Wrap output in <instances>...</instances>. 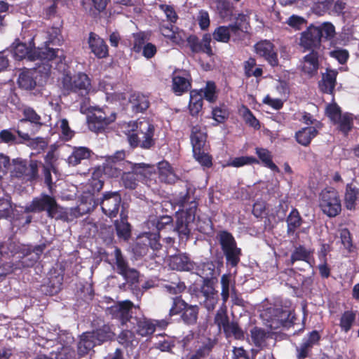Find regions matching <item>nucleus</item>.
Returning <instances> with one entry per match:
<instances>
[{"mask_svg":"<svg viewBox=\"0 0 359 359\" xmlns=\"http://www.w3.org/2000/svg\"><path fill=\"white\" fill-rule=\"evenodd\" d=\"M131 324L135 332L142 337L151 335L156 330V324L150 319L146 318L134 317Z\"/></svg>","mask_w":359,"mask_h":359,"instance_id":"24","label":"nucleus"},{"mask_svg":"<svg viewBox=\"0 0 359 359\" xmlns=\"http://www.w3.org/2000/svg\"><path fill=\"white\" fill-rule=\"evenodd\" d=\"M36 53L38 55L37 60L51 61L55 59H58L59 62L62 61V57L64 58L63 53L62 50L54 49L48 47L45 48H36Z\"/></svg>","mask_w":359,"mask_h":359,"instance_id":"43","label":"nucleus"},{"mask_svg":"<svg viewBox=\"0 0 359 359\" xmlns=\"http://www.w3.org/2000/svg\"><path fill=\"white\" fill-rule=\"evenodd\" d=\"M172 89L177 95H182L191 86V81L185 76L175 74L172 79Z\"/></svg>","mask_w":359,"mask_h":359,"instance_id":"44","label":"nucleus"},{"mask_svg":"<svg viewBox=\"0 0 359 359\" xmlns=\"http://www.w3.org/2000/svg\"><path fill=\"white\" fill-rule=\"evenodd\" d=\"M27 162V160L21 158H16L12 160L13 169L11 172L13 177L18 179H23L26 170Z\"/></svg>","mask_w":359,"mask_h":359,"instance_id":"61","label":"nucleus"},{"mask_svg":"<svg viewBox=\"0 0 359 359\" xmlns=\"http://www.w3.org/2000/svg\"><path fill=\"white\" fill-rule=\"evenodd\" d=\"M319 207L329 217H334L340 214L341 204L339 193L334 188H325L319 196Z\"/></svg>","mask_w":359,"mask_h":359,"instance_id":"11","label":"nucleus"},{"mask_svg":"<svg viewBox=\"0 0 359 359\" xmlns=\"http://www.w3.org/2000/svg\"><path fill=\"white\" fill-rule=\"evenodd\" d=\"M259 161L254 156L236 157L227 163V166L234 168L242 167L245 165L257 164Z\"/></svg>","mask_w":359,"mask_h":359,"instance_id":"62","label":"nucleus"},{"mask_svg":"<svg viewBox=\"0 0 359 359\" xmlns=\"http://www.w3.org/2000/svg\"><path fill=\"white\" fill-rule=\"evenodd\" d=\"M39 72L36 68L22 69L17 79L18 87L26 90H34L37 84L36 78Z\"/></svg>","mask_w":359,"mask_h":359,"instance_id":"19","label":"nucleus"},{"mask_svg":"<svg viewBox=\"0 0 359 359\" xmlns=\"http://www.w3.org/2000/svg\"><path fill=\"white\" fill-rule=\"evenodd\" d=\"M318 57V53L314 50L306 55L303 58L302 72L310 76L316 74L319 68Z\"/></svg>","mask_w":359,"mask_h":359,"instance_id":"29","label":"nucleus"},{"mask_svg":"<svg viewBox=\"0 0 359 359\" xmlns=\"http://www.w3.org/2000/svg\"><path fill=\"white\" fill-rule=\"evenodd\" d=\"M207 137V133L201 129L200 126L196 125L191 128L190 140L193 152L199 153L201 150L204 149Z\"/></svg>","mask_w":359,"mask_h":359,"instance_id":"27","label":"nucleus"},{"mask_svg":"<svg viewBox=\"0 0 359 359\" xmlns=\"http://www.w3.org/2000/svg\"><path fill=\"white\" fill-rule=\"evenodd\" d=\"M319 31L317 27L311 25L307 29L301 34L299 45L305 50H316L319 49L321 46L322 40L320 37Z\"/></svg>","mask_w":359,"mask_h":359,"instance_id":"18","label":"nucleus"},{"mask_svg":"<svg viewBox=\"0 0 359 359\" xmlns=\"http://www.w3.org/2000/svg\"><path fill=\"white\" fill-rule=\"evenodd\" d=\"M359 201V188L353 182L348 183L345 189L344 201L348 210H355L356 201Z\"/></svg>","mask_w":359,"mask_h":359,"instance_id":"37","label":"nucleus"},{"mask_svg":"<svg viewBox=\"0 0 359 359\" xmlns=\"http://www.w3.org/2000/svg\"><path fill=\"white\" fill-rule=\"evenodd\" d=\"M214 323L220 332H223L226 338L233 337L235 339L241 340L245 337L238 323L235 320L230 321L225 304H222L217 311L214 317Z\"/></svg>","mask_w":359,"mask_h":359,"instance_id":"9","label":"nucleus"},{"mask_svg":"<svg viewBox=\"0 0 359 359\" xmlns=\"http://www.w3.org/2000/svg\"><path fill=\"white\" fill-rule=\"evenodd\" d=\"M186 41L192 53H203L210 57L213 55L214 53L210 45L212 41L210 34H204L201 40L196 35L190 34L187 37Z\"/></svg>","mask_w":359,"mask_h":359,"instance_id":"16","label":"nucleus"},{"mask_svg":"<svg viewBox=\"0 0 359 359\" xmlns=\"http://www.w3.org/2000/svg\"><path fill=\"white\" fill-rule=\"evenodd\" d=\"M274 315L280 325L286 328L293 326L297 319L294 311L282 308L275 309Z\"/></svg>","mask_w":359,"mask_h":359,"instance_id":"39","label":"nucleus"},{"mask_svg":"<svg viewBox=\"0 0 359 359\" xmlns=\"http://www.w3.org/2000/svg\"><path fill=\"white\" fill-rule=\"evenodd\" d=\"M318 134V131L315 127H305L296 132L295 139L299 144L307 147Z\"/></svg>","mask_w":359,"mask_h":359,"instance_id":"40","label":"nucleus"},{"mask_svg":"<svg viewBox=\"0 0 359 359\" xmlns=\"http://www.w3.org/2000/svg\"><path fill=\"white\" fill-rule=\"evenodd\" d=\"M21 244L13 241L11 238L0 242V258L1 257H10L17 255Z\"/></svg>","mask_w":359,"mask_h":359,"instance_id":"49","label":"nucleus"},{"mask_svg":"<svg viewBox=\"0 0 359 359\" xmlns=\"http://www.w3.org/2000/svg\"><path fill=\"white\" fill-rule=\"evenodd\" d=\"M191 222H187V220L177 217L174 231L177 233L180 242L186 243L190 238Z\"/></svg>","mask_w":359,"mask_h":359,"instance_id":"47","label":"nucleus"},{"mask_svg":"<svg viewBox=\"0 0 359 359\" xmlns=\"http://www.w3.org/2000/svg\"><path fill=\"white\" fill-rule=\"evenodd\" d=\"M356 314L353 311H344L339 321V326L341 327V331L347 333L352 327L355 320Z\"/></svg>","mask_w":359,"mask_h":359,"instance_id":"56","label":"nucleus"},{"mask_svg":"<svg viewBox=\"0 0 359 359\" xmlns=\"http://www.w3.org/2000/svg\"><path fill=\"white\" fill-rule=\"evenodd\" d=\"M98 345L111 341L114 339L115 334L112 331L111 326L109 324H103L102 326L90 332Z\"/></svg>","mask_w":359,"mask_h":359,"instance_id":"35","label":"nucleus"},{"mask_svg":"<svg viewBox=\"0 0 359 359\" xmlns=\"http://www.w3.org/2000/svg\"><path fill=\"white\" fill-rule=\"evenodd\" d=\"M104 180L97 177L96 174L93 173L90 179L86 186V191L83 193L81 198V203L79 205L83 204V208L89 205V200L86 201L88 197H94V195L100 191L103 188Z\"/></svg>","mask_w":359,"mask_h":359,"instance_id":"23","label":"nucleus"},{"mask_svg":"<svg viewBox=\"0 0 359 359\" xmlns=\"http://www.w3.org/2000/svg\"><path fill=\"white\" fill-rule=\"evenodd\" d=\"M334 125H337L338 130L347 136L353 127V118L350 113H344L340 118L336 121Z\"/></svg>","mask_w":359,"mask_h":359,"instance_id":"51","label":"nucleus"},{"mask_svg":"<svg viewBox=\"0 0 359 359\" xmlns=\"http://www.w3.org/2000/svg\"><path fill=\"white\" fill-rule=\"evenodd\" d=\"M317 27V30L320 32L319 34L322 41L332 40L336 35L335 27L334 25L330 22H325Z\"/></svg>","mask_w":359,"mask_h":359,"instance_id":"54","label":"nucleus"},{"mask_svg":"<svg viewBox=\"0 0 359 359\" xmlns=\"http://www.w3.org/2000/svg\"><path fill=\"white\" fill-rule=\"evenodd\" d=\"M129 102L133 112L143 113L149 107V96L140 92L133 93L129 97Z\"/></svg>","mask_w":359,"mask_h":359,"instance_id":"28","label":"nucleus"},{"mask_svg":"<svg viewBox=\"0 0 359 359\" xmlns=\"http://www.w3.org/2000/svg\"><path fill=\"white\" fill-rule=\"evenodd\" d=\"M203 95V98L210 103H215L218 98V92L217 86L214 81H208L206 82L203 89L198 90Z\"/></svg>","mask_w":359,"mask_h":359,"instance_id":"52","label":"nucleus"},{"mask_svg":"<svg viewBox=\"0 0 359 359\" xmlns=\"http://www.w3.org/2000/svg\"><path fill=\"white\" fill-rule=\"evenodd\" d=\"M241 111L242 113V117L246 124L252 127L255 130H259L260 128V123L259 120L254 116L248 107L243 105Z\"/></svg>","mask_w":359,"mask_h":359,"instance_id":"59","label":"nucleus"},{"mask_svg":"<svg viewBox=\"0 0 359 359\" xmlns=\"http://www.w3.org/2000/svg\"><path fill=\"white\" fill-rule=\"evenodd\" d=\"M325 114L334 124L342 116L340 107L337 103L329 104L325 109Z\"/></svg>","mask_w":359,"mask_h":359,"instance_id":"64","label":"nucleus"},{"mask_svg":"<svg viewBox=\"0 0 359 359\" xmlns=\"http://www.w3.org/2000/svg\"><path fill=\"white\" fill-rule=\"evenodd\" d=\"M154 171V168L150 164L130 162L128 170H126L120 178V184L126 189L135 190L139 182L149 178Z\"/></svg>","mask_w":359,"mask_h":359,"instance_id":"6","label":"nucleus"},{"mask_svg":"<svg viewBox=\"0 0 359 359\" xmlns=\"http://www.w3.org/2000/svg\"><path fill=\"white\" fill-rule=\"evenodd\" d=\"M255 53L263 57L271 67H277L279 64L278 53L276 47L271 41L262 40L255 45Z\"/></svg>","mask_w":359,"mask_h":359,"instance_id":"17","label":"nucleus"},{"mask_svg":"<svg viewBox=\"0 0 359 359\" xmlns=\"http://www.w3.org/2000/svg\"><path fill=\"white\" fill-rule=\"evenodd\" d=\"M215 11L222 20H230L234 15L235 6L230 0H215Z\"/></svg>","mask_w":359,"mask_h":359,"instance_id":"34","label":"nucleus"},{"mask_svg":"<svg viewBox=\"0 0 359 359\" xmlns=\"http://www.w3.org/2000/svg\"><path fill=\"white\" fill-rule=\"evenodd\" d=\"M23 117L20 119L19 123H24L29 122L31 124V133L35 134L45 126L42 121L41 116L31 107H25L22 111Z\"/></svg>","mask_w":359,"mask_h":359,"instance_id":"21","label":"nucleus"},{"mask_svg":"<svg viewBox=\"0 0 359 359\" xmlns=\"http://www.w3.org/2000/svg\"><path fill=\"white\" fill-rule=\"evenodd\" d=\"M46 248V243L35 246L21 244L18 252V261L20 269L32 267L41 258V255Z\"/></svg>","mask_w":359,"mask_h":359,"instance_id":"13","label":"nucleus"},{"mask_svg":"<svg viewBox=\"0 0 359 359\" xmlns=\"http://www.w3.org/2000/svg\"><path fill=\"white\" fill-rule=\"evenodd\" d=\"M130 162L123 163H114L113 161H105L103 164L104 175L110 178H118L121 177L126 170H128Z\"/></svg>","mask_w":359,"mask_h":359,"instance_id":"31","label":"nucleus"},{"mask_svg":"<svg viewBox=\"0 0 359 359\" xmlns=\"http://www.w3.org/2000/svg\"><path fill=\"white\" fill-rule=\"evenodd\" d=\"M211 36L216 41L228 43L230 40L229 27L219 26L214 30Z\"/></svg>","mask_w":359,"mask_h":359,"instance_id":"60","label":"nucleus"},{"mask_svg":"<svg viewBox=\"0 0 359 359\" xmlns=\"http://www.w3.org/2000/svg\"><path fill=\"white\" fill-rule=\"evenodd\" d=\"M57 124L61 131L60 138L64 141H69L74 136V131L72 130L69 125V121L66 118L60 119Z\"/></svg>","mask_w":359,"mask_h":359,"instance_id":"63","label":"nucleus"},{"mask_svg":"<svg viewBox=\"0 0 359 359\" xmlns=\"http://www.w3.org/2000/svg\"><path fill=\"white\" fill-rule=\"evenodd\" d=\"M257 65V61L254 57H249L248 60L244 61L243 66L244 70V74L246 78H250L255 76L256 78L262 76L263 69L261 67H255Z\"/></svg>","mask_w":359,"mask_h":359,"instance_id":"50","label":"nucleus"},{"mask_svg":"<svg viewBox=\"0 0 359 359\" xmlns=\"http://www.w3.org/2000/svg\"><path fill=\"white\" fill-rule=\"evenodd\" d=\"M135 308L133 302L130 300L118 301L106 309V313L110 316L122 326H127L128 323L133 320V309Z\"/></svg>","mask_w":359,"mask_h":359,"instance_id":"14","label":"nucleus"},{"mask_svg":"<svg viewBox=\"0 0 359 359\" xmlns=\"http://www.w3.org/2000/svg\"><path fill=\"white\" fill-rule=\"evenodd\" d=\"M203 105V98L201 92L193 90L190 92L189 109L192 116H196L201 111Z\"/></svg>","mask_w":359,"mask_h":359,"instance_id":"46","label":"nucleus"},{"mask_svg":"<svg viewBox=\"0 0 359 359\" xmlns=\"http://www.w3.org/2000/svg\"><path fill=\"white\" fill-rule=\"evenodd\" d=\"M313 251L306 248L303 245H299L295 247L290 255V264L292 265L297 261H302L310 264V260L312 257Z\"/></svg>","mask_w":359,"mask_h":359,"instance_id":"42","label":"nucleus"},{"mask_svg":"<svg viewBox=\"0 0 359 359\" xmlns=\"http://www.w3.org/2000/svg\"><path fill=\"white\" fill-rule=\"evenodd\" d=\"M198 203L196 201H190L185 210L177 212V217L187 220V222L193 223L195 221Z\"/></svg>","mask_w":359,"mask_h":359,"instance_id":"55","label":"nucleus"},{"mask_svg":"<svg viewBox=\"0 0 359 359\" xmlns=\"http://www.w3.org/2000/svg\"><path fill=\"white\" fill-rule=\"evenodd\" d=\"M255 153L264 166L273 172H279V168L273 162L272 154L270 151L262 147H256Z\"/></svg>","mask_w":359,"mask_h":359,"instance_id":"48","label":"nucleus"},{"mask_svg":"<svg viewBox=\"0 0 359 359\" xmlns=\"http://www.w3.org/2000/svg\"><path fill=\"white\" fill-rule=\"evenodd\" d=\"M154 133L155 127L149 118H138L133 122L131 130L127 134L128 143L133 148L150 149L156 144Z\"/></svg>","mask_w":359,"mask_h":359,"instance_id":"3","label":"nucleus"},{"mask_svg":"<svg viewBox=\"0 0 359 359\" xmlns=\"http://www.w3.org/2000/svg\"><path fill=\"white\" fill-rule=\"evenodd\" d=\"M217 238L226 258V264L231 267L238 266L241 261L242 251L231 233L223 230L218 232Z\"/></svg>","mask_w":359,"mask_h":359,"instance_id":"10","label":"nucleus"},{"mask_svg":"<svg viewBox=\"0 0 359 359\" xmlns=\"http://www.w3.org/2000/svg\"><path fill=\"white\" fill-rule=\"evenodd\" d=\"M251 338L255 346L260 349L266 345V332L264 330L255 327L250 331Z\"/></svg>","mask_w":359,"mask_h":359,"instance_id":"57","label":"nucleus"},{"mask_svg":"<svg viewBox=\"0 0 359 359\" xmlns=\"http://www.w3.org/2000/svg\"><path fill=\"white\" fill-rule=\"evenodd\" d=\"M93 151L86 147H75L71 155L67 158L69 165L76 166L81 163L83 160L89 159L93 154Z\"/></svg>","mask_w":359,"mask_h":359,"instance_id":"36","label":"nucleus"},{"mask_svg":"<svg viewBox=\"0 0 359 359\" xmlns=\"http://www.w3.org/2000/svg\"><path fill=\"white\" fill-rule=\"evenodd\" d=\"M116 235L119 238L128 241L131 236V225L128 222V215L122 210L120 219L114 222Z\"/></svg>","mask_w":359,"mask_h":359,"instance_id":"30","label":"nucleus"},{"mask_svg":"<svg viewBox=\"0 0 359 359\" xmlns=\"http://www.w3.org/2000/svg\"><path fill=\"white\" fill-rule=\"evenodd\" d=\"M34 43V36H32L27 41H21L16 39L10 46V51L15 60L21 61L27 59L28 61H35L37 60Z\"/></svg>","mask_w":359,"mask_h":359,"instance_id":"15","label":"nucleus"},{"mask_svg":"<svg viewBox=\"0 0 359 359\" xmlns=\"http://www.w3.org/2000/svg\"><path fill=\"white\" fill-rule=\"evenodd\" d=\"M88 200H89V205L83 208V204H82L73 210V214L76 217L88 213L100 205L102 212L112 219L118 215L121 203V196L119 191H106L100 198L88 197L86 201Z\"/></svg>","mask_w":359,"mask_h":359,"instance_id":"2","label":"nucleus"},{"mask_svg":"<svg viewBox=\"0 0 359 359\" xmlns=\"http://www.w3.org/2000/svg\"><path fill=\"white\" fill-rule=\"evenodd\" d=\"M114 253L117 273L120 275L126 274V271L130 268L128 261L125 259L121 249L118 247H115Z\"/></svg>","mask_w":359,"mask_h":359,"instance_id":"58","label":"nucleus"},{"mask_svg":"<svg viewBox=\"0 0 359 359\" xmlns=\"http://www.w3.org/2000/svg\"><path fill=\"white\" fill-rule=\"evenodd\" d=\"M27 142H29V145L33 149L43 150L48 146V142L43 137H37L32 139L28 133H24L18 128L4 129L0 131V143L17 145Z\"/></svg>","mask_w":359,"mask_h":359,"instance_id":"7","label":"nucleus"},{"mask_svg":"<svg viewBox=\"0 0 359 359\" xmlns=\"http://www.w3.org/2000/svg\"><path fill=\"white\" fill-rule=\"evenodd\" d=\"M116 115L108 107L95 109V112L88 118V128L96 133H102L116 121Z\"/></svg>","mask_w":359,"mask_h":359,"instance_id":"12","label":"nucleus"},{"mask_svg":"<svg viewBox=\"0 0 359 359\" xmlns=\"http://www.w3.org/2000/svg\"><path fill=\"white\" fill-rule=\"evenodd\" d=\"M88 43L91 52L100 59L105 58L109 55L108 46L98 34L90 32Z\"/></svg>","mask_w":359,"mask_h":359,"instance_id":"20","label":"nucleus"},{"mask_svg":"<svg viewBox=\"0 0 359 359\" xmlns=\"http://www.w3.org/2000/svg\"><path fill=\"white\" fill-rule=\"evenodd\" d=\"M338 72L335 69H327L323 74L322 79L319 82V88L321 92L326 94H332L337 84Z\"/></svg>","mask_w":359,"mask_h":359,"instance_id":"26","label":"nucleus"},{"mask_svg":"<svg viewBox=\"0 0 359 359\" xmlns=\"http://www.w3.org/2000/svg\"><path fill=\"white\" fill-rule=\"evenodd\" d=\"M200 308L198 305H192L186 302L182 296L172 298V304L169 310L168 316L180 315L184 324L191 326L197 323Z\"/></svg>","mask_w":359,"mask_h":359,"instance_id":"8","label":"nucleus"},{"mask_svg":"<svg viewBox=\"0 0 359 359\" xmlns=\"http://www.w3.org/2000/svg\"><path fill=\"white\" fill-rule=\"evenodd\" d=\"M172 222L173 219L169 215H163L154 220L152 224L156 226V231L144 232L137 238L133 248L135 253L143 257L147 254L149 249L154 251L160 250L162 247V244L160 243V231L168 226H172Z\"/></svg>","mask_w":359,"mask_h":359,"instance_id":"1","label":"nucleus"},{"mask_svg":"<svg viewBox=\"0 0 359 359\" xmlns=\"http://www.w3.org/2000/svg\"><path fill=\"white\" fill-rule=\"evenodd\" d=\"M159 180L166 184H172L179 180L173 168L167 161H162L158 163Z\"/></svg>","mask_w":359,"mask_h":359,"instance_id":"25","label":"nucleus"},{"mask_svg":"<svg viewBox=\"0 0 359 359\" xmlns=\"http://www.w3.org/2000/svg\"><path fill=\"white\" fill-rule=\"evenodd\" d=\"M320 338L321 337L318 331L313 330L310 332L307 336L303 339L300 346L297 348V358L304 359L308 357L309 353L315 345L318 344Z\"/></svg>","mask_w":359,"mask_h":359,"instance_id":"22","label":"nucleus"},{"mask_svg":"<svg viewBox=\"0 0 359 359\" xmlns=\"http://www.w3.org/2000/svg\"><path fill=\"white\" fill-rule=\"evenodd\" d=\"M61 84L64 95L75 94L77 100H81V109L89 103L92 85L90 79L86 73L79 72L74 76L65 74L63 75Z\"/></svg>","mask_w":359,"mask_h":359,"instance_id":"4","label":"nucleus"},{"mask_svg":"<svg viewBox=\"0 0 359 359\" xmlns=\"http://www.w3.org/2000/svg\"><path fill=\"white\" fill-rule=\"evenodd\" d=\"M169 264L172 269L177 271H190L194 269V264L184 254L171 256Z\"/></svg>","mask_w":359,"mask_h":359,"instance_id":"33","label":"nucleus"},{"mask_svg":"<svg viewBox=\"0 0 359 359\" xmlns=\"http://www.w3.org/2000/svg\"><path fill=\"white\" fill-rule=\"evenodd\" d=\"M41 164V163L36 160L27 161L23 179L29 182L36 181L39 177V166Z\"/></svg>","mask_w":359,"mask_h":359,"instance_id":"53","label":"nucleus"},{"mask_svg":"<svg viewBox=\"0 0 359 359\" xmlns=\"http://www.w3.org/2000/svg\"><path fill=\"white\" fill-rule=\"evenodd\" d=\"M287 234L293 236L296 231L302 225L303 219L297 208H292L286 218Z\"/></svg>","mask_w":359,"mask_h":359,"instance_id":"38","label":"nucleus"},{"mask_svg":"<svg viewBox=\"0 0 359 359\" xmlns=\"http://www.w3.org/2000/svg\"><path fill=\"white\" fill-rule=\"evenodd\" d=\"M98 345L93 338V335L90 332H83L77 344V352L80 357H83L88 354L93 348Z\"/></svg>","mask_w":359,"mask_h":359,"instance_id":"32","label":"nucleus"},{"mask_svg":"<svg viewBox=\"0 0 359 359\" xmlns=\"http://www.w3.org/2000/svg\"><path fill=\"white\" fill-rule=\"evenodd\" d=\"M217 341L210 338L202 343V344L187 359H205L210 355L215 346Z\"/></svg>","mask_w":359,"mask_h":359,"instance_id":"41","label":"nucleus"},{"mask_svg":"<svg viewBox=\"0 0 359 359\" xmlns=\"http://www.w3.org/2000/svg\"><path fill=\"white\" fill-rule=\"evenodd\" d=\"M196 273L203 280L217 279L215 265L212 261H207L199 264L196 268Z\"/></svg>","mask_w":359,"mask_h":359,"instance_id":"45","label":"nucleus"},{"mask_svg":"<svg viewBox=\"0 0 359 359\" xmlns=\"http://www.w3.org/2000/svg\"><path fill=\"white\" fill-rule=\"evenodd\" d=\"M46 212L50 219H62L67 212L57 201L56 198L46 193H41L39 196L33 198L29 204L25 207L26 213Z\"/></svg>","mask_w":359,"mask_h":359,"instance_id":"5","label":"nucleus"}]
</instances>
